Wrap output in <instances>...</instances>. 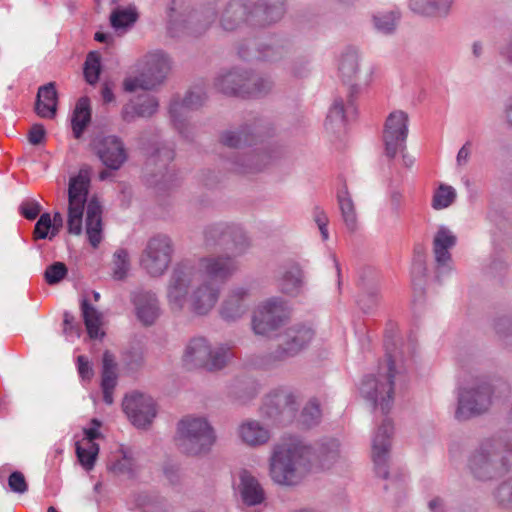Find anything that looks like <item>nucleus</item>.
Wrapping results in <instances>:
<instances>
[{
    "label": "nucleus",
    "instance_id": "1",
    "mask_svg": "<svg viewBox=\"0 0 512 512\" xmlns=\"http://www.w3.org/2000/svg\"><path fill=\"white\" fill-rule=\"evenodd\" d=\"M204 243L208 249L219 247L230 254L201 258L198 275L214 284L225 283L239 269L235 257L242 254L248 247L247 237L239 227L221 223L210 225L205 229Z\"/></svg>",
    "mask_w": 512,
    "mask_h": 512
},
{
    "label": "nucleus",
    "instance_id": "2",
    "mask_svg": "<svg viewBox=\"0 0 512 512\" xmlns=\"http://www.w3.org/2000/svg\"><path fill=\"white\" fill-rule=\"evenodd\" d=\"M219 286L198 275L189 261L178 263L173 269L167 298L172 310H181L186 303L199 315L207 314L219 298Z\"/></svg>",
    "mask_w": 512,
    "mask_h": 512
},
{
    "label": "nucleus",
    "instance_id": "3",
    "mask_svg": "<svg viewBox=\"0 0 512 512\" xmlns=\"http://www.w3.org/2000/svg\"><path fill=\"white\" fill-rule=\"evenodd\" d=\"M313 458L310 447L297 443L277 445L270 457L269 475L279 485H297L311 471Z\"/></svg>",
    "mask_w": 512,
    "mask_h": 512
},
{
    "label": "nucleus",
    "instance_id": "4",
    "mask_svg": "<svg viewBox=\"0 0 512 512\" xmlns=\"http://www.w3.org/2000/svg\"><path fill=\"white\" fill-rule=\"evenodd\" d=\"M284 14L283 0H259L251 9L249 0H230L221 10L219 23L226 31H234L244 23L265 26L279 21Z\"/></svg>",
    "mask_w": 512,
    "mask_h": 512
},
{
    "label": "nucleus",
    "instance_id": "5",
    "mask_svg": "<svg viewBox=\"0 0 512 512\" xmlns=\"http://www.w3.org/2000/svg\"><path fill=\"white\" fill-rule=\"evenodd\" d=\"M511 465L512 435L508 432L483 441L469 459V469L479 480L499 477L507 472Z\"/></svg>",
    "mask_w": 512,
    "mask_h": 512
},
{
    "label": "nucleus",
    "instance_id": "6",
    "mask_svg": "<svg viewBox=\"0 0 512 512\" xmlns=\"http://www.w3.org/2000/svg\"><path fill=\"white\" fill-rule=\"evenodd\" d=\"M169 32L172 36H199L213 24L217 17L215 7L191 8L187 0H172Z\"/></svg>",
    "mask_w": 512,
    "mask_h": 512
},
{
    "label": "nucleus",
    "instance_id": "7",
    "mask_svg": "<svg viewBox=\"0 0 512 512\" xmlns=\"http://www.w3.org/2000/svg\"><path fill=\"white\" fill-rule=\"evenodd\" d=\"M395 375L394 359L388 354L379 363L377 374L367 376L360 388L363 397L380 409L383 415L388 414L393 405Z\"/></svg>",
    "mask_w": 512,
    "mask_h": 512
},
{
    "label": "nucleus",
    "instance_id": "8",
    "mask_svg": "<svg viewBox=\"0 0 512 512\" xmlns=\"http://www.w3.org/2000/svg\"><path fill=\"white\" fill-rule=\"evenodd\" d=\"M215 439L213 428L204 418L187 416L178 423L177 445L187 455L209 452Z\"/></svg>",
    "mask_w": 512,
    "mask_h": 512
},
{
    "label": "nucleus",
    "instance_id": "9",
    "mask_svg": "<svg viewBox=\"0 0 512 512\" xmlns=\"http://www.w3.org/2000/svg\"><path fill=\"white\" fill-rule=\"evenodd\" d=\"M214 86L223 94L249 98L267 94L272 83L256 74L233 70L220 74L215 79Z\"/></svg>",
    "mask_w": 512,
    "mask_h": 512
},
{
    "label": "nucleus",
    "instance_id": "10",
    "mask_svg": "<svg viewBox=\"0 0 512 512\" xmlns=\"http://www.w3.org/2000/svg\"><path fill=\"white\" fill-rule=\"evenodd\" d=\"M141 73L136 77H128L123 82L124 90L134 92L137 89L151 90L163 83L171 69L169 57L162 51L146 54L140 62Z\"/></svg>",
    "mask_w": 512,
    "mask_h": 512
},
{
    "label": "nucleus",
    "instance_id": "11",
    "mask_svg": "<svg viewBox=\"0 0 512 512\" xmlns=\"http://www.w3.org/2000/svg\"><path fill=\"white\" fill-rule=\"evenodd\" d=\"M91 182V169L88 166L80 168L77 175L69 181V232L80 234L82 231V217Z\"/></svg>",
    "mask_w": 512,
    "mask_h": 512
},
{
    "label": "nucleus",
    "instance_id": "12",
    "mask_svg": "<svg viewBox=\"0 0 512 512\" xmlns=\"http://www.w3.org/2000/svg\"><path fill=\"white\" fill-rule=\"evenodd\" d=\"M172 253L171 239L166 235H156L148 240L142 252L140 264L149 275L161 276L170 265Z\"/></svg>",
    "mask_w": 512,
    "mask_h": 512
},
{
    "label": "nucleus",
    "instance_id": "13",
    "mask_svg": "<svg viewBox=\"0 0 512 512\" xmlns=\"http://www.w3.org/2000/svg\"><path fill=\"white\" fill-rule=\"evenodd\" d=\"M492 388L487 382H479L459 393L456 418L466 420L486 412L492 403Z\"/></svg>",
    "mask_w": 512,
    "mask_h": 512
},
{
    "label": "nucleus",
    "instance_id": "14",
    "mask_svg": "<svg viewBox=\"0 0 512 512\" xmlns=\"http://www.w3.org/2000/svg\"><path fill=\"white\" fill-rule=\"evenodd\" d=\"M288 316L285 301L280 298L268 299L255 312L252 329L257 335L267 336L282 326Z\"/></svg>",
    "mask_w": 512,
    "mask_h": 512
},
{
    "label": "nucleus",
    "instance_id": "15",
    "mask_svg": "<svg viewBox=\"0 0 512 512\" xmlns=\"http://www.w3.org/2000/svg\"><path fill=\"white\" fill-rule=\"evenodd\" d=\"M314 331L305 325H294L285 330L279 346L269 355L268 363L284 361L302 351L312 340Z\"/></svg>",
    "mask_w": 512,
    "mask_h": 512
},
{
    "label": "nucleus",
    "instance_id": "16",
    "mask_svg": "<svg viewBox=\"0 0 512 512\" xmlns=\"http://www.w3.org/2000/svg\"><path fill=\"white\" fill-rule=\"evenodd\" d=\"M408 115L404 111L396 110L386 118L383 129V142L385 153L389 158H394L405 148L408 136Z\"/></svg>",
    "mask_w": 512,
    "mask_h": 512
},
{
    "label": "nucleus",
    "instance_id": "17",
    "mask_svg": "<svg viewBox=\"0 0 512 512\" xmlns=\"http://www.w3.org/2000/svg\"><path fill=\"white\" fill-rule=\"evenodd\" d=\"M298 409L297 396L288 388L272 391L265 400L264 413L278 423L294 419Z\"/></svg>",
    "mask_w": 512,
    "mask_h": 512
},
{
    "label": "nucleus",
    "instance_id": "18",
    "mask_svg": "<svg viewBox=\"0 0 512 512\" xmlns=\"http://www.w3.org/2000/svg\"><path fill=\"white\" fill-rule=\"evenodd\" d=\"M393 435L392 421L385 417L377 427L372 440V459L379 477H388L387 460Z\"/></svg>",
    "mask_w": 512,
    "mask_h": 512
},
{
    "label": "nucleus",
    "instance_id": "19",
    "mask_svg": "<svg viewBox=\"0 0 512 512\" xmlns=\"http://www.w3.org/2000/svg\"><path fill=\"white\" fill-rule=\"evenodd\" d=\"M122 405L132 424L139 428L149 425L156 416L153 399L141 393L127 395Z\"/></svg>",
    "mask_w": 512,
    "mask_h": 512
},
{
    "label": "nucleus",
    "instance_id": "20",
    "mask_svg": "<svg viewBox=\"0 0 512 512\" xmlns=\"http://www.w3.org/2000/svg\"><path fill=\"white\" fill-rule=\"evenodd\" d=\"M95 427L84 429V437L76 442V455L81 466L90 471L93 469L99 453V446L95 443L101 434L98 430L100 424L96 419L92 420Z\"/></svg>",
    "mask_w": 512,
    "mask_h": 512
},
{
    "label": "nucleus",
    "instance_id": "21",
    "mask_svg": "<svg viewBox=\"0 0 512 512\" xmlns=\"http://www.w3.org/2000/svg\"><path fill=\"white\" fill-rule=\"evenodd\" d=\"M205 101V95L201 91H190L181 101L173 100L170 104V116L175 128L181 135L188 138L185 133L186 118L190 110H194L202 106Z\"/></svg>",
    "mask_w": 512,
    "mask_h": 512
},
{
    "label": "nucleus",
    "instance_id": "22",
    "mask_svg": "<svg viewBox=\"0 0 512 512\" xmlns=\"http://www.w3.org/2000/svg\"><path fill=\"white\" fill-rule=\"evenodd\" d=\"M380 276L378 273L367 270L360 278V294L358 304L365 313L373 312L380 304Z\"/></svg>",
    "mask_w": 512,
    "mask_h": 512
},
{
    "label": "nucleus",
    "instance_id": "23",
    "mask_svg": "<svg viewBox=\"0 0 512 512\" xmlns=\"http://www.w3.org/2000/svg\"><path fill=\"white\" fill-rule=\"evenodd\" d=\"M97 154L103 164L117 170L127 159L123 142L116 136L102 138L97 146Z\"/></svg>",
    "mask_w": 512,
    "mask_h": 512
},
{
    "label": "nucleus",
    "instance_id": "24",
    "mask_svg": "<svg viewBox=\"0 0 512 512\" xmlns=\"http://www.w3.org/2000/svg\"><path fill=\"white\" fill-rule=\"evenodd\" d=\"M58 108V93L55 83L49 82L38 88L34 112L42 119H54Z\"/></svg>",
    "mask_w": 512,
    "mask_h": 512
},
{
    "label": "nucleus",
    "instance_id": "25",
    "mask_svg": "<svg viewBox=\"0 0 512 512\" xmlns=\"http://www.w3.org/2000/svg\"><path fill=\"white\" fill-rule=\"evenodd\" d=\"M102 212V205L96 197H92L87 204L85 230L93 248H97L102 241Z\"/></svg>",
    "mask_w": 512,
    "mask_h": 512
},
{
    "label": "nucleus",
    "instance_id": "26",
    "mask_svg": "<svg viewBox=\"0 0 512 512\" xmlns=\"http://www.w3.org/2000/svg\"><path fill=\"white\" fill-rule=\"evenodd\" d=\"M248 295V291L243 288L231 290L221 305V317L226 321L240 319L248 310Z\"/></svg>",
    "mask_w": 512,
    "mask_h": 512
},
{
    "label": "nucleus",
    "instance_id": "27",
    "mask_svg": "<svg viewBox=\"0 0 512 512\" xmlns=\"http://www.w3.org/2000/svg\"><path fill=\"white\" fill-rule=\"evenodd\" d=\"M158 107V100L154 96L141 94L123 107L122 118L126 122H132L137 117H151L156 113Z\"/></svg>",
    "mask_w": 512,
    "mask_h": 512
},
{
    "label": "nucleus",
    "instance_id": "28",
    "mask_svg": "<svg viewBox=\"0 0 512 512\" xmlns=\"http://www.w3.org/2000/svg\"><path fill=\"white\" fill-rule=\"evenodd\" d=\"M238 489L247 506H255L261 504L265 500V491L259 481L247 470L239 472Z\"/></svg>",
    "mask_w": 512,
    "mask_h": 512
},
{
    "label": "nucleus",
    "instance_id": "29",
    "mask_svg": "<svg viewBox=\"0 0 512 512\" xmlns=\"http://www.w3.org/2000/svg\"><path fill=\"white\" fill-rule=\"evenodd\" d=\"M117 369L116 357L110 351H105L102 357L101 388L103 400L109 405L113 403V391L118 379Z\"/></svg>",
    "mask_w": 512,
    "mask_h": 512
},
{
    "label": "nucleus",
    "instance_id": "30",
    "mask_svg": "<svg viewBox=\"0 0 512 512\" xmlns=\"http://www.w3.org/2000/svg\"><path fill=\"white\" fill-rule=\"evenodd\" d=\"M278 285L282 293L292 297L299 296L304 286V274L301 267L294 262L285 265Z\"/></svg>",
    "mask_w": 512,
    "mask_h": 512
},
{
    "label": "nucleus",
    "instance_id": "31",
    "mask_svg": "<svg viewBox=\"0 0 512 512\" xmlns=\"http://www.w3.org/2000/svg\"><path fill=\"white\" fill-rule=\"evenodd\" d=\"M237 434L240 440L250 447L265 445L270 439L269 430L256 420H247L241 423Z\"/></svg>",
    "mask_w": 512,
    "mask_h": 512
},
{
    "label": "nucleus",
    "instance_id": "32",
    "mask_svg": "<svg viewBox=\"0 0 512 512\" xmlns=\"http://www.w3.org/2000/svg\"><path fill=\"white\" fill-rule=\"evenodd\" d=\"M133 301L138 319L146 326L152 325L159 316V305L155 295L141 292L135 295Z\"/></svg>",
    "mask_w": 512,
    "mask_h": 512
},
{
    "label": "nucleus",
    "instance_id": "33",
    "mask_svg": "<svg viewBox=\"0 0 512 512\" xmlns=\"http://www.w3.org/2000/svg\"><path fill=\"white\" fill-rule=\"evenodd\" d=\"M210 355V345L204 338L190 341L183 354V361L189 367H202L207 369Z\"/></svg>",
    "mask_w": 512,
    "mask_h": 512
},
{
    "label": "nucleus",
    "instance_id": "34",
    "mask_svg": "<svg viewBox=\"0 0 512 512\" xmlns=\"http://www.w3.org/2000/svg\"><path fill=\"white\" fill-rule=\"evenodd\" d=\"M456 244V237L445 227H441L433 239V252L438 268L445 267L451 260L449 250Z\"/></svg>",
    "mask_w": 512,
    "mask_h": 512
},
{
    "label": "nucleus",
    "instance_id": "35",
    "mask_svg": "<svg viewBox=\"0 0 512 512\" xmlns=\"http://www.w3.org/2000/svg\"><path fill=\"white\" fill-rule=\"evenodd\" d=\"M339 76L344 83L351 84L354 88L355 80L359 73V55L353 48L346 49L339 60L338 65Z\"/></svg>",
    "mask_w": 512,
    "mask_h": 512
},
{
    "label": "nucleus",
    "instance_id": "36",
    "mask_svg": "<svg viewBox=\"0 0 512 512\" xmlns=\"http://www.w3.org/2000/svg\"><path fill=\"white\" fill-rule=\"evenodd\" d=\"M61 224L62 214L60 212H55L53 219H51L49 213H43L35 224L33 231L34 240H52L58 234Z\"/></svg>",
    "mask_w": 512,
    "mask_h": 512
},
{
    "label": "nucleus",
    "instance_id": "37",
    "mask_svg": "<svg viewBox=\"0 0 512 512\" xmlns=\"http://www.w3.org/2000/svg\"><path fill=\"white\" fill-rule=\"evenodd\" d=\"M139 18L135 6L117 7L110 14V24L115 31L126 32L132 28Z\"/></svg>",
    "mask_w": 512,
    "mask_h": 512
},
{
    "label": "nucleus",
    "instance_id": "38",
    "mask_svg": "<svg viewBox=\"0 0 512 512\" xmlns=\"http://www.w3.org/2000/svg\"><path fill=\"white\" fill-rule=\"evenodd\" d=\"M90 121V100L88 97H81L76 103L71 120L73 135L76 139H79L81 137Z\"/></svg>",
    "mask_w": 512,
    "mask_h": 512
},
{
    "label": "nucleus",
    "instance_id": "39",
    "mask_svg": "<svg viewBox=\"0 0 512 512\" xmlns=\"http://www.w3.org/2000/svg\"><path fill=\"white\" fill-rule=\"evenodd\" d=\"M81 308L89 337L93 339L103 337L104 331L102 330V314L92 307L86 299L82 301Z\"/></svg>",
    "mask_w": 512,
    "mask_h": 512
},
{
    "label": "nucleus",
    "instance_id": "40",
    "mask_svg": "<svg viewBox=\"0 0 512 512\" xmlns=\"http://www.w3.org/2000/svg\"><path fill=\"white\" fill-rule=\"evenodd\" d=\"M452 0H410V7L423 15L443 16L449 12Z\"/></svg>",
    "mask_w": 512,
    "mask_h": 512
},
{
    "label": "nucleus",
    "instance_id": "41",
    "mask_svg": "<svg viewBox=\"0 0 512 512\" xmlns=\"http://www.w3.org/2000/svg\"><path fill=\"white\" fill-rule=\"evenodd\" d=\"M337 197L343 221L350 231H354L357 224V215L354 203L347 191L346 186H344L343 189L338 192Z\"/></svg>",
    "mask_w": 512,
    "mask_h": 512
},
{
    "label": "nucleus",
    "instance_id": "42",
    "mask_svg": "<svg viewBox=\"0 0 512 512\" xmlns=\"http://www.w3.org/2000/svg\"><path fill=\"white\" fill-rule=\"evenodd\" d=\"M233 353L229 346L219 345L214 348L210 346L207 370H220L232 359Z\"/></svg>",
    "mask_w": 512,
    "mask_h": 512
},
{
    "label": "nucleus",
    "instance_id": "43",
    "mask_svg": "<svg viewBox=\"0 0 512 512\" xmlns=\"http://www.w3.org/2000/svg\"><path fill=\"white\" fill-rule=\"evenodd\" d=\"M456 198V192L453 187L441 185L434 193L432 207L440 210L450 206Z\"/></svg>",
    "mask_w": 512,
    "mask_h": 512
},
{
    "label": "nucleus",
    "instance_id": "44",
    "mask_svg": "<svg viewBox=\"0 0 512 512\" xmlns=\"http://www.w3.org/2000/svg\"><path fill=\"white\" fill-rule=\"evenodd\" d=\"M350 110H355L351 98L348 100L346 108L342 99H336L333 103L332 108L329 111L327 121L330 123L344 124L346 120V114Z\"/></svg>",
    "mask_w": 512,
    "mask_h": 512
},
{
    "label": "nucleus",
    "instance_id": "45",
    "mask_svg": "<svg viewBox=\"0 0 512 512\" xmlns=\"http://www.w3.org/2000/svg\"><path fill=\"white\" fill-rule=\"evenodd\" d=\"M321 419L320 404L316 399H311L303 408L301 422L307 428L317 425Z\"/></svg>",
    "mask_w": 512,
    "mask_h": 512
},
{
    "label": "nucleus",
    "instance_id": "46",
    "mask_svg": "<svg viewBox=\"0 0 512 512\" xmlns=\"http://www.w3.org/2000/svg\"><path fill=\"white\" fill-rule=\"evenodd\" d=\"M130 268L129 254L125 249H118L113 258V277L122 280Z\"/></svg>",
    "mask_w": 512,
    "mask_h": 512
},
{
    "label": "nucleus",
    "instance_id": "47",
    "mask_svg": "<svg viewBox=\"0 0 512 512\" xmlns=\"http://www.w3.org/2000/svg\"><path fill=\"white\" fill-rule=\"evenodd\" d=\"M100 58L94 53L90 52L87 56L84 66V76L89 84H95L99 79L100 74Z\"/></svg>",
    "mask_w": 512,
    "mask_h": 512
},
{
    "label": "nucleus",
    "instance_id": "48",
    "mask_svg": "<svg viewBox=\"0 0 512 512\" xmlns=\"http://www.w3.org/2000/svg\"><path fill=\"white\" fill-rule=\"evenodd\" d=\"M399 15L396 12H389L374 16V24L378 31L388 34L394 31Z\"/></svg>",
    "mask_w": 512,
    "mask_h": 512
},
{
    "label": "nucleus",
    "instance_id": "49",
    "mask_svg": "<svg viewBox=\"0 0 512 512\" xmlns=\"http://www.w3.org/2000/svg\"><path fill=\"white\" fill-rule=\"evenodd\" d=\"M221 142L231 148H240L242 145L251 144L252 139L248 136V134L241 132H233L227 131L222 134Z\"/></svg>",
    "mask_w": 512,
    "mask_h": 512
},
{
    "label": "nucleus",
    "instance_id": "50",
    "mask_svg": "<svg viewBox=\"0 0 512 512\" xmlns=\"http://www.w3.org/2000/svg\"><path fill=\"white\" fill-rule=\"evenodd\" d=\"M64 279V262H54L44 272V280L48 285H56Z\"/></svg>",
    "mask_w": 512,
    "mask_h": 512
},
{
    "label": "nucleus",
    "instance_id": "51",
    "mask_svg": "<svg viewBox=\"0 0 512 512\" xmlns=\"http://www.w3.org/2000/svg\"><path fill=\"white\" fill-rule=\"evenodd\" d=\"M41 212V205L35 199H25L19 206V213L27 220L36 219Z\"/></svg>",
    "mask_w": 512,
    "mask_h": 512
},
{
    "label": "nucleus",
    "instance_id": "52",
    "mask_svg": "<svg viewBox=\"0 0 512 512\" xmlns=\"http://www.w3.org/2000/svg\"><path fill=\"white\" fill-rule=\"evenodd\" d=\"M8 485L11 491L23 494L28 490L24 475L20 471H13L8 478Z\"/></svg>",
    "mask_w": 512,
    "mask_h": 512
},
{
    "label": "nucleus",
    "instance_id": "53",
    "mask_svg": "<svg viewBox=\"0 0 512 512\" xmlns=\"http://www.w3.org/2000/svg\"><path fill=\"white\" fill-rule=\"evenodd\" d=\"M496 498L500 504L512 507V478L504 481L497 488Z\"/></svg>",
    "mask_w": 512,
    "mask_h": 512
},
{
    "label": "nucleus",
    "instance_id": "54",
    "mask_svg": "<svg viewBox=\"0 0 512 512\" xmlns=\"http://www.w3.org/2000/svg\"><path fill=\"white\" fill-rule=\"evenodd\" d=\"M134 462L131 457L123 455L120 459H117L114 462H111L108 465V468L115 473H127L130 474L133 472Z\"/></svg>",
    "mask_w": 512,
    "mask_h": 512
},
{
    "label": "nucleus",
    "instance_id": "55",
    "mask_svg": "<svg viewBox=\"0 0 512 512\" xmlns=\"http://www.w3.org/2000/svg\"><path fill=\"white\" fill-rule=\"evenodd\" d=\"M77 369L83 380L90 381L92 379L94 371L87 357L83 355L77 357Z\"/></svg>",
    "mask_w": 512,
    "mask_h": 512
},
{
    "label": "nucleus",
    "instance_id": "56",
    "mask_svg": "<svg viewBox=\"0 0 512 512\" xmlns=\"http://www.w3.org/2000/svg\"><path fill=\"white\" fill-rule=\"evenodd\" d=\"M264 158L263 155L257 154L252 155L248 158V164H241L240 167L236 168L238 172L241 173H250L257 172L262 169V165H260V161Z\"/></svg>",
    "mask_w": 512,
    "mask_h": 512
},
{
    "label": "nucleus",
    "instance_id": "57",
    "mask_svg": "<svg viewBox=\"0 0 512 512\" xmlns=\"http://www.w3.org/2000/svg\"><path fill=\"white\" fill-rule=\"evenodd\" d=\"M46 131L42 124H34L28 134V140L33 145H39L43 142Z\"/></svg>",
    "mask_w": 512,
    "mask_h": 512
},
{
    "label": "nucleus",
    "instance_id": "58",
    "mask_svg": "<svg viewBox=\"0 0 512 512\" xmlns=\"http://www.w3.org/2000/svg\"><path fill=\"white\" fill-rule=\"evenodd\" d=\"M62 452L61 445H56L55 448L48 454L47 463L59 470L62 463Z\"/></svg>",
    "mask_w": 512,
    "mask_h": 512
},
{
    "label": "nucleus",
    "instance_id": "59",
    "mask_svg": "<svg viewBox=\"0 0 512 512\" xmlns=\"http://www.w3.org/2000/svg\"><path fill=\"white\" fill-rule=\"evenodd\" d=\"M511 328H512V320L509 318H501L495 324L496 332L500 335H506V329H511ZM509 334L512 335V329Z\"/></svg>",
    "mask_w": 512,
    "mask_h": 512
},
{
    "label": "nucleus",
    "instance_id": "60",
    "mask_svg": "<svg viewBox=\"0 0 512 512\" xmlns=\"http://www.w3.org/2000/svg\"><path fill=\"white\" fill-rule=\"evenodd\" d=\"M470 148H471V143L466 142L459 150V152L457 154V162L459 165H464L467 163L469 156H470V151H471Z\"/></svg>",
    "mask_w": 512,
    "mask_h": 512
},
{
    "label": "nucleus",
    "instance_id": "61",
    "mask_svg": "<svg viewBox=\"0 0 512 512\" xmlns=\"http://www.w3.org/2000/svg\"><path fill=\"white\" fill-rule=\"evenodd\" d=\"M313 217L318 227L327 226L329 223L326 213L319 207L314 209Z\"/></svg>",
    "mask_w": 512,
    "mask_h": 512
},
{
    "label": "nucleus",
    "instance_id": "62",
    "mask_svg": "<svg viewBox=\"0 0 512 512\" xmlns=\"http://www.w3.org/2000/svg\"><path fill=\"white\" fill-rule=\"evenodd\" d=\"M337 457H338L337 449L330 450L326 454V457L322 461H320V466L322 468H329L331 466V464L337 459Z\"/></svg>",
    "mask_w": 512,
    "mask_h": 512
},
{
    "label": "nucleus",
    "instance_id": "63",
    "mask_svg": "<svg viewBox=\"0 0 512 512\" xmlns=\"http://www.w3.org/2000/svg\"><path fill=\"white\" fill-rule=\"evenodd\" d=\"M101 96L104 103H110L114 100L113 91L108 83H104L101 88Z\"/></svg>",
    "mask_w": 512,
    "mask_h": 512
},
{
    "label": "nucleus",
    "instance_id": "64",
    "mask_svg": "<svg viewBox=\"0 0 512 512\" xmlns=\"http://www.w3.org/2000/svg\"><path fill=\"white\" fill-rule=\"evenodd\" d=\"M501 54L512 63V39L501 50Z\"/></svg>",
    "mask_w": 512,
    "mask_h": 512
}]
</instances>
